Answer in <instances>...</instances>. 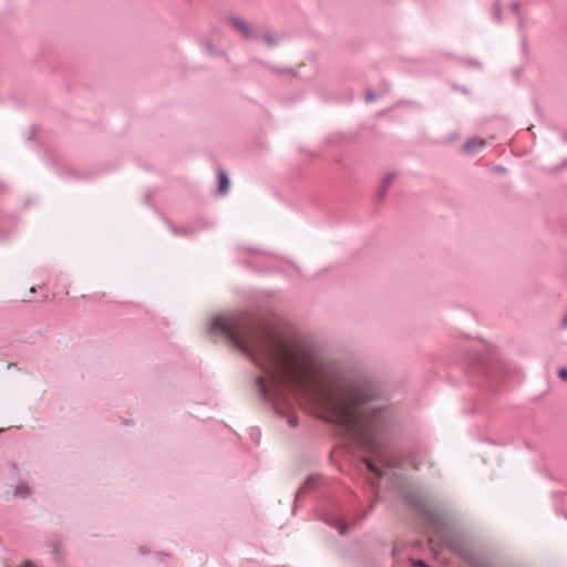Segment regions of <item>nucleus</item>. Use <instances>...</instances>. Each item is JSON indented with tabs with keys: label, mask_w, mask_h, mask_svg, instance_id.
<instances>
[{
	"label": "nucleus",
	"mask_w": 567,
	"mask_h": 567,
	"mask_svg": "<svg viewBox=\"0 0 567 567\" xmlns=\"http://www.w3.org/2000/svg\"><path fill=\"white\" fill-rule=\"evenodd\" d=\"M264 371L258 378L267 395L274 384L293 386L318 410L322 419L342 426L364 450L382 458L380 434L391 423L389 411L362 405L359 389L332 383L315 357H252Z\"/></svg>",
	"instance_id": "f257e3e1"
},
{
	"label": "nucleus",
	"mask_w": 567,
	"mask_h": 567,
	"mask_svg": "<svg viewBox=\"0 0 567 567\" xmlns=\"http://www.w3.org/2000/svg\"><path fill=\"white\" fill-rule=\"evenodd\" d=\"M209 338L225 340L243 352L270 350L272 354H299L301 347L292 337L267 324L247 321L233 316H216L212 319Z\"/></svg>",
	"instance_id": "f03ea898"
},
{
	"label": "nucleus",
	"mask_w": 567,
	"mask_h": 567,
	"mask_svg": "<svg viewBox=\"0 0 567 567\" xmlns=\"http://www.w3.org/2000/svg\"><path fill=\"white\" fill-rule=\"evenodd\" d=\"M229 24L244 38L251 39L254 38V29L252 27L241 17H230Z\"/></svg>",
	"instance_id": "7ed1b4c3"
},
{
	"label": "nucleus",
	"mask_w": 567,
	"mask_h": 567,
	"mask_svg": "<svg viewBox=\"0 0 567 567\" xmlns=\"http://www.w3.org/2000/svg\"><path fill=\"white\" fill-rule=\"evenodd\" d=\"M218 179H219L218 192L224 195L228 192V188H229V179H228L226 172L220 169L218 172Z\"/></svg>",
	"instance_id": "20e7f679"
},
{
	"label": "nucleus",
	"mask_w": 567,
	"mask_h": 567,
	"mask_svg": "<svg viewBox=\"0 0 567 567\" xmlns=\"http://www.w3.org/2000/svg\"><path fill=\"white\" fill-rule=\"evenodd\" d=\"M30 494V489L28 485L21 483L16 487V491L13 493V496L16 497H25Z\"/></svg>",
	"instance_id": "39448f33"
},
{
	"label": "nucleus",
	"mask_w": 567,
	"mask_h": 567,
	"mask_svg": "<svg viewBox=\"0 0 567 567\" xmlns=\"http://www.w3.org/2000/svg\"><path fill=\"white\" fill-rule=\"evenodd\" d=\"M485 143L484 141H478L477 138H473L471 141H468L465 145H464V151L471 153L473 152L474 147L476 146H483Z\"/></svg>",
	"instance_id": "423d86ee"
},
{
	"label": "nucleus",
	"mask_w": 567,
	"mask_h": 567,
	"mask_svg": "<svg viewBox=\"0 0 567 567\" xmlns=\"http://www.w3.org/2000/svg\"><path fill=\"white\" fill-rule=\"evenodd\" d=\"M364 463L371 473H373L377 477H381V471L369 458H364Z\"/></svg>",
	"instance_id": "0eeeda50"
},
{
	"label": "nucleus",
	"mask_w": 567,
	"mask_h": 567,
	"mask_svg": "<svg viewBox=\"0 0 567 567\" xmlns=\"http://www.w3.org/2000/svg\"><path fill=\"white\" fill-rule=\"evenodd\" d=\"M278 40L279 38L276 34L265 37V42L270 47L277 44Z\"/></svg>",
	"instance_id": "6e6552de"
},
{
	"label": "nucleus",
	"mask_w": 567,
	"mask_h": 567,
	"mask_svg": "<svg viewBox=\"0 0 567 567\" xmlns=\"http://www.w3.org/2000/svg\"><path fill=\"white\" fill-rule=\"evenodd\" d=\"M558 375H559L563 380L567 381V368H561V369H559V371H558Z\"/></svg>",
	"instance_id": "1a4fd4ad"
},
{
	"label": "nucleus",
	"mask_w": 567,
	"mask_h": 567,
	"mask_svg": "<svg viewBox=\"0 0 567 567\" xmlns=\"http://www.w3.org/2000/svg\"><path fill=\"white\" fill-rule=\"evenodd\" d=\"M414 567H427V565L422 560H413Z\"/></svg>",
	"instance_id": "9d476101"
},
{
	"label": "nucleus",
	"mask_w": 567,
	"mask_h": 567,
	"mask_svg": "<svg viewBox=\"0 0 567 567\" xmlns=\"http://www.w3.org/2000/svg\"><path fill=\"white\" fill-rule=\"evenodd\" d=\"M561 328H567V315L561 319Z\"/></svg>",
	"instance_id": "9b49d317"
},
{
	"label": "nucleus",
	"mask_w": 567,
	"mask_h": 567,
	"mask_svg": "<svg viewBox=\"0 0 567 567\" xmlns=\"http://www.w3.org/2000/svg\"><path fill=\"white\" fill-rule=\"evenodd\" d=\"M22 301H31V298L24 296V297H22Z\"/></svg>",
	"instance_id": "f8f14e48"
},
{
	"label": "nucleus",
	"mask_w": 567,
	"mask_h": 567,
	"mask_svg": "<svg viewBox=\"0 0 567 567\" xmlns=\"http://www.w3.org/2000/svg\"><path fill=\"white\" fill-rule=\"evenodd\" d=\"M30 293H33L35 292V287H31L30 290H29Z\"/></svg>",
	"instance_id": "ddd939ff"
},
{
	"label": "nucleus",
	"mask_w": 567,
	"mask_h": 567,
	"mask_svg": "<svg viewBox=\"0 0 567 567\" xmlns=\"http://www.w3.org/2000/svg\"><path fill=\"white\" fill-rule=\"evenodd\" d=\"M22 567H31V563H30V561H28V563H25Z\"/></svg>",
	"instance_id": "4468645a"
}]
</instances>
